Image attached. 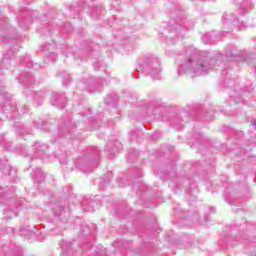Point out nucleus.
<instances>
[{
	"instance_id": "nucleus-26",
	"label": "nucleus",
	"mask_w": 256,
	"mask_h": 256,
	"mask_svg": "<svg viewBox=\"0 0 256 256\" xmlns=\"http://www.w3.org/2000/svg\"><path fill=\"white\" fill-rule=\"evenodd\" d=\"M193 201H197V197L194 196V197H193Z\"/></svg>"
},
{
	"instance_id": "nucleus-25",
	"label": "nucleus",
	"mask_w": 256,
	"mask_h": 256,
	"mask_svg": "<svg viewBox=\"0 0 256 256\" xmlns=\"http://www.w3.org/2000/svg\"><path fill=\"white\" fill-rule=\"evenodd\" d=\"M97 163H98V161H95V162L91 163V165L94 167H97Z\"/></svg>"
},
{
	"instance_id": "nucleus-10",
	"label": "nucleus",
	"mask_w": 256,
	"mask_h": 256,
	"mask_svg": "<svg viewBox=\"0 0 256 256\" xmlns=\"http://www.w3.org/2000/svg\"><path fill=\"white\" fill-rule=\"evenodd\" d=\"M157 113H159V107H155L153 103H150L146 106V114L148 115V117H153V119H159Z\"/></svg>"
},
{
	"instance_id": "nucleus-9",
	"label": "nucleus",
	"mask_w": 256,
	"mask_h": 256,
	"mask_svg": "<svg viewBox=\"0 0 256 256\" xmlns=\"http://www.w3.org/2000/svg\"><path fill=\"white\" fill-rule=\"evenodd\" d=\"M43 51H48L49 54V58L55 62L57 61V54L55 52H51V51H55V42H52L51 44H46L42 47Z\"/></svg>"
},
{
	"instance_id": "nucleus-12",
	"label": "nucleus",
	"mask_w": 256,
	"mask_h": 256,
	"mask_svg": "<svg viewBox=\"0 0 256 256\" xmlns=\"http://www.w3.org/2000/svg\"><path fill=\"white\" fill-rule=\"evenodd\" d=\"M202 41L204 43H215V32L206 33L202 36Z\"/></svg>"
},
{
	"instance_id": "nucleus-17",
	"label": "nucleus",
	"mask_w": 256,
	"mask_h": 256,
	"mask_svg": "<svg viewBox=\"0 0 256 256\" xmlns=\"http://www.w3.org/2000/svg\"><path fill=\"white\" fill-rule=\"evenodd\" d=\"M77 169L83 171V173H91V168H89V164H76Z\"/></svg>"
},
{
	"instance_id": "nucleus-16",
	"label": "nucleus",
	"mask_w": 256,
	"mask_h": 256,
	"mask_svg": "<svg viewBox=\"0 0 256 256\" xmlns=\"http://www.w3.org/2000/svg\"><path fill=\"white\" fill-rule=\"evenodd\" d=\"M103 13V7L101 6H95L92 8V11L90 13V15H92V17H99V15H101Z\"/></svg>"
},
{
	"instance_id": "nucleus-28",
	"label": "nucleus",
	"mask_w": 256,
	"mask_h": 256,
	"mask_svg": "<svg viewBox=\"0 0 256 256\" xmlns=\"http://www.w3.org/2000/svg\"><path fill=\"white\" fill-rule=\"evenodd\" d=\"M63 85H67V83L65 82V80H63Z\"/></svg>"
},
{
	"instance_id": "nucleus-30",
	"label": "nucleus",
	"mask_w": 256,
	"mask_h": 256,
	"mask_svg": "<svg viewBox=\"0 0 256 256\" xmlns=\"http://www.w3.org/2000/svg\"><path fill=\"white\" fill-rule=\"evenodd\" d=\"M162 121H167L165 118H162Z\"/></svg>"
},
{
	"instance_id": "nucleus-31",
	"label": "nucleus",
	"mask_w": 256,
	"mask_h": 256,
	"mask_svg": "<svg viewBox=\"0 0 256 256\" xmlns=\"http://www.w3.org/2000/svg\"><path fill=\"white\" fill-rule=\"evenodd\" d=\"M74 127H77V124H73Z\"/></svg>"
},
{
	"instance_id": "nucleus-7",
	"label": "nucleus",
	"mask_w": 256,
	"mask_h": 256,
	"mask_svg": "<svg viewBox=\"0 0 256 256\" xmlns=\"http://www.w3.org/2000/svg\"><path fill=\"white\" fill-rule=\"evenodd\" d=\"M62 249L61 256H75V251H73V244L69 241H62L60 244Z\"/></svg>"
},
{
	"instance_id": "nucleus-15",
	"label": "nucleus",
	"mask_w": 256,
	"mask_h": 256,
	"mask_svg": "<svg viewBox=\"0 0 256 256\" xmlns=\"http://www.w3.org/2000/svg\"><path fill=\"white\" fill-rule=\"evenodd\" d=\"M239 55V52L237 51V47L232 46L227 52L226 57L228 59H234V57H237Z\"/></svg>"
},
{
	"instance_id": "nucleus-32",
	"label": "nucleus",
	"mask_w": 256,
	"mask_h": 256,
	"mask_svg": "<svg viewBox=\"0 0 256 256\" xmlns=\"http://www.w3.org/2000/svg\"><path fill=\"white\" fill-rule=\"evenodd\" d=\"M83 249H84L85 251H87V248L84 247Z\"/></svg>"
},
{
	"instance_id": "nucleus-21",
	"label": "nucleus",
	"mask_w": 256,
	"mask_h": 256,
	"mask_svg": "<svg viewBox=\"0 0 256 256\" xmlns=\"http://www.w3.org/2000/svg\"><path fill=\"white\" fill-rule=\"evenodd\" d=\"M87 201H83L82 202V209L84 210V211H93V208H91V207H88L87 208Z\"/></svg>"
},
{
	"instance_id": "nucleus-11",
	"label": "nucleus",
	"mask_w": 256,
	"mask_h": 256,
	"mask_svg": "<svg viewBox=\"0 0 256 256\" xmlns=\"http://www.w3.org/2000/svg\"><path fill=\"white\" fill-rule=\"evenodd\" d=\"M106 149H107V151H109L110 153L115 155V153H119V151L121 150V142H119L117 140L114 142H109L106 145Z\"/></svg>"
},
{
	"instance_id": "nucleus-2",
	"label": "nucleus",
	"mask_w": 256,
	"mask_h": 256,
	"mask_svg": "<svg viewBox=\"0 0 256 256\" xmlns=\"http://www.w3.org/2000/svg\"><path fill=\"white\" fill-rule=\"evenodd\" d=\"M137 71L150 75L154 81L161 79V63L153 56L140 59Z\"/></svg>"
},
{
	"instance_id": "nucleus-8",
	"label": "nucleus",
	"mask_w": 256,
	"mask_h": 256,
	"mask_svg": "<svg viewBox=\"0 0 256 256\" xmlns=\"http://www.w3.org/2000/svg\"><path fill=\"white\" fill-rule=\"evenodd\" d=\"M20 235H24V236L29 235L30 237H35L37 239V241H43V239H45V237H43V235H41V232L33 231V229H31V226H27L25 229H21ZM39 235H40V237H39Z\"/></svg>"
},
{
	"instance_id": "nucleus-27",
	"label": "nucleus",
	"mask_w": 256,
	"mask_h": 256,
	"mask_svg": "<svg viewBox=\"0 0 256 256\" xmlns=\"http://www.w3.org/2000/svg\"><path fill=\"white\" fill-rule=\"evenodd\" d=\"M222 33H227V30H222Z\"/></svg>"
},
{
	"instance_id": "nucleus-19",
	"label": "nucleus",
	"mask_w": 256,
	"mask_h": 256,
	"mask_svg": "<svg viewBox=\"0 0 256 256\" xmlns=\"http://www.w3.org/2000/svg\"><path fill=\"white\" fill-rule=\"evenodd\" d=\"M72 123H65L63 127L59 128V133H63V131H67L69 133V129H71Z\"/></svg>"
},
{
	"instance_id": "nucleus-5",
	"label": "nucleus",
	"mask_w": 256,
	"mask_h": 256,
	"mask_svg": "<svg viewBox=\"0 0 256 256\" xmlns=\"http://www.w3.org/2000/svg\"><path fill=\"white\" fill-rule=\"evenodd\" d=\"M51 101L54 107H59L60 109H63V107H65V103H67V97H65V94L54 93L52 95Z\"/></svg>"
},
{
	"instance_id": "nucleus-18",
	"label": "nucleus",
	"mask_w": 256,
	"mask_h": 256,
	"mask_svg": "<svg viewBox=\"0 0 256 256\" xmlns=\"http://www.w3.org/2000/svg\"><path fill=\"white\" fill-rule=\"evenodd\" d=\"M23 77L24 79H26L25 80L26 85H31V83H33V75H31V73L26 72L23 74Z\"/></svg>"
},
{
	"instance_id": "nucleus-29",
	"label": "nucleus",
	"mask_w": 256,
	"mask_h": 256,
	"mask_svg": "<svg viewBox=\"0 0 256 256\" xmlns=\"http://www.w3.org/2000/svg\"><path fill=\"white\" fill-rule=\"evenodd\" d=\"M69 79H70V77H69V75H67V81H69Z\"/></svg>"
},
{
	"instance_id": "nucleus-4",
	"label": "nucleus",
	"mask_w": 256,
	"mask_h": 256,
	"mask_svg": "<svg viewBox=\"0 0 256 256\" xmlns=\"http://www.w3.org/2000/svg\"><path fill=\"white\" fill-rule=\"evenodd\" d=\"M186 23L187 22L185 21V19L177 18L175 20V25L169 27L170 33L167 36V43H171L173 41V38L177 37L179 33V28L181 29V27H185L186 29H189L186 26Z\"/></svg>"
},
{
	"instance_id": "nucleus-1",
	"label": "nucleus",
	"mask_w": 256,
	"mask_h": 256,
	"mask_svg": "<svg viewBox=\"0 0 256 256\" xmlns=\"http://www.w3.org/2000/svg\"><path fill=\"white\" fill-rule=\"evenodd\" d=\"M221 63V54L217 52H201L190 46L186 51V58L180 60L178 75L190 73L192 75H207Z\"/></svg>"
},
{
	"instance_id": "nucleus-23",
	"label": "nucleus",
	"mask_w": 256,
	"mask_h": 256,
	"mask_svg": "<svg viewBox=\"0 0 256 256\" xmlns=\"http://www.w3.org/2000/svg\"><path fill=\"white\" fill-rule=\"evenodd\" d=\"M251 125H252L253 129H256V122H255V120H252Z\"/></svg>"
},
{
	"instance_id": "nucleus-3",
	"label": "nucleus",
	"mask_w": 256,
	"mask_h": 256,
	"mask_svg": "<svg viewBox=\"0 0 256 256\" xmlns=\"http://www.w3.org/2000/svg\"><path fill=\"white\" fill-rule=\"evenodd\" d=\"M241 21V22H240ZM222 27L223 29H231L233 27H238L240 31L247 29L245 22L241 18L235 17L233 13H226L222 18Z\"/></svg>"
},
{
	"instance_id": "nucleus-20",
	"label": "nucleus",
	"mask_w": 256,
	"mask_h": 256,
	"mask_svg": "<svg viewBox=\"0 0 256 256\" xmlns=\"http://www.w3.org/2000/svg\"><path fill=\"white\" fill-rule=\"evenodd\" d=\"M43 97H45V93L42 91L34 93V99H36V101L43 99Z\"/></svg>"
},
{
	"instance_id": "nucleus-6",
	"label": "nucleus",
	"mask_w": 256,
	"mask_h": 256,
	"mask_svg": "<svg viewBox=\"0 0 256 256\" xmlns=\"http://www.w3.org/2000/svg\"><path fill=\"white\" fill-rule=\"evenodd\" d=\"M54 217H58L60 221H65L69 217V208L61 206L54 208Z\"/></svg>"
},
{
	"instance_id": "nucleus-22",
	"label": "nucleus",
	"mask_w": 256,
	"mask_h": 256,
	"mask_svg": "<svg viewBox=\"0 0 256 256\" xmlns=\"http://www.w3.org/2000/svg\"><path fill=\"white\" fill-rule=\"evenodd\" d=\"M107 179L105 180L106 183H109L111 179H113V172H108L106 175Z\"/></svg>"
},
{
	"instance_id": "nucleus-14",
	"label": "nucleus",
	"mask_w": 256,
	"mask_h": 256,
	"mask_svg": "<svg viewBox=\"0 0 256 256\" xmlns=\"http://www.w3.org/2000/svg\"><path fill=\"white\" fill-rule=\"evenodd\" d=\"M34 177L36 183H41V181L45 179V174L43 173V171H41V169H36L34 171Z\"/></svg>"
},
{
	"instance_id": "nucleus-13",
	"label": "nucleus",
	"mask_w": 256,
	"mask_h": 256,
	"mask_svg": "<svg viewBox=\"0 0 256 256\" xmlns=\"http://www.w3.org/2000/svg\"><path fill=\"white\" fill-rule=\"evenodd\" d=\"M34 147H35V153L36 155H39V156H42L43 153H45V150L47 149V145H41L39 144V142H36L34 144Z\"/></svg>"
},
{
	"instance_id": "nucleus-24",
	"label": "nucleus",
	"mask_w": 256,
	"mask_h": 256,
	"mask_svg": "<svg viewBox=\"0 0 256 256\" xmlns=\"http://www.w3.org/2000/svg\"><path fill=\"white\" fill-rule=\"evenodd\" d=\"M34 0H24V3L29 4V3H33Z\"/></svg>"
}]
</instances>
